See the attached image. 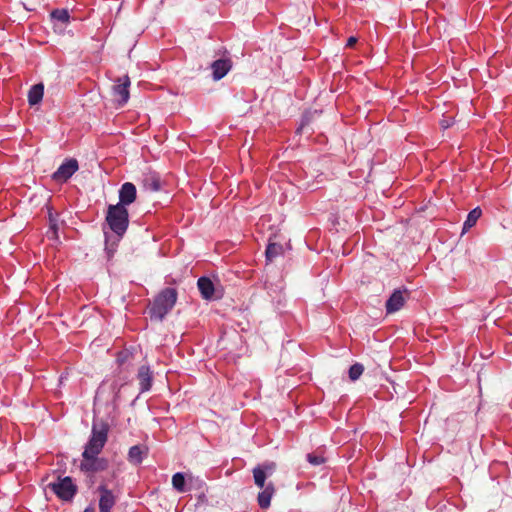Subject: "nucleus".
I'll return each instance as SVG.
<instances>
[{
  "mask_svg": "<svg viewBox=\"0 0 512 512\" xmlns=\"http://www.w3.org/2000/svg\"><path fill=\"white\" fill-rule=\"evenodd\" d=\"M364 366L360 363L353 364L349 369V378L351 381H356L363 374Z\"/></svg>",
  "mask_w": 512,
  "mask_h": 512,
  "instance_id": "412c9836",
  "label": "nucleus"
},
{
  "mask_svg": "<svg viewBox=\"0 0 512 512\" xmlns=\"http://www.w3.org/2000/svg\"><path fill=\"white\" fill-rule=\"evenodd\" d=\"M109 427L106 423L93 424L91 437L85 446L82 457L98 456L108 439Z\"/></svg>",
  "mask_w": 512,
  "mask_h": 512,
  "instance_id": "20e7f679",
  "label": "nucleus"
},
{
  "mask_svg": "<svg viewBox=\"0 0 512 512\" xmlns=\"http://www.w3.org/2000/svg\"><path fill=\"white\" fill-rule=\"evenodd\" d=\"M84 512H95L93 508H86Z\"/></svg>",
  "mask_w": 512,
  "mask_h": 512,
  "instance_id": "a878e982",
  "label": "nucleus"
},
{
  "mask_svg": "<svg viewBox=\"0 0 512 512\" xmlns=\"http://www.w3.org/2000/svg\"><path fill=\"white\" fill-rule=\"evenodd\" d=\"M128 210L122 204L109 205L106 221L110 229L119 237L123 236L129 224Z\"/></svg>",
  "mask_w": 512,
  "mask_h": 512,
  "instance_id": "7ed1b4c3",
  "label": "nucleus"
},
{
  "mask_svg": "<svg viewBox=\"0 0 512 512\" xmlns=\"http://www.w3.org/2000/svg\"><path fill=\"white\" fill-rule=\"evenodd\" d=\"M78 161L74 158L67 159L60 167L52 174V179L56 182H66L78 170Z\"/></svg>",
  "mask_w": 512,
  "mask_h": 512,
  "instance_id": "6e6552de",
  "label": "nucleus"
},
{
  "mask_svg": "<svg viewBox=\"0 0 512 512\" xmlns=\"http://www.w3.org/2000/svg\"><path fill=\"white\" fill-rule=\"evenodd\" d=\"M307 460L313 466H318V465L324 464L326 461V459L323 457V455L317 454L316 452L309 453L307 455Z\"/></svg>",
  "mask_w": 512,
  "mask_h": 512,
  "instance_id": "4be33fe9",
  "label": "nucleus"
},
{
  "mask_svg": "<svg viewBox=\"0 0 512 512\" xmlns=\"http://www.w3.org/2000/svg\"><path fill=\"white\" fill-rule=\"evenodd\" d=\"M47 235L51 239H57L58 238V235H57V223L51 217H50V227H49V230L47 232Z\"/></svg>",
  "mask_w": 512,
  "mask_h": 512,
  "instance_id": "5701e85b",
  "label": "nucleus"
},
{
  "mask_svg": "<svg viewBox=\"0 0 512 512\" xmlns=\"http://www.w3.org/2000/svg\"><path fill=\"white\" fill-rule=\"evenodd\" d=\"M136 195V186L131 182H125L119 190V202L117 204H122V207H126L136 200Z\"/></svg>",
  "mask_w": 512,
  "mask_h": 512,
  "instance_id": "9b49d317",
  "label": "nucleus"
},
{
  "mask_svg": "<svg viewBox=\"0 0 512 512\" xmlns=\"http://www.w3.org/2000/svg\"><path fill=\"white\" fill-rule=\"evenodd\" d=\"M130 83L131 82L129 76L124 75L123 77L117 78L115 84L112 86L113 100L120 107L124 106L129 100Z\"/></svg>",
  "mask_w": 512,
  "mask_h": 512,
  "instance_id": "423d86ee",
  "label": "nucleus"
},
{
  "mask_svg": "<svg viewBox=\"0 0 512 512\" xmlns=\"http://www.w3.org/2000/svg\"><path fill=\"white\" fill-rule=\"evenodd\" d=\"M98 490L101 493L99 499V512H110L116 503V498L113 492L108 489L107 485L104 483L99 486Z\"/></svg>",
  "mask_w": 512,
  "mask_h": 512,
  "instance_id": "9d476101",
  "label": "nucleus"
},
{
  "mask_svg": "<svg viewBox=\"0 0 512 512\" xmlns=\"http://www.w3.org/2000/svg\"><path fill=\"white\" fill-rule=\"evenodd\" d=\"M172 486L178 492L185 491V477L182 473L178 472L172 476Z\"/></svg>",
  "mask_w": 512,
  "mask_h": 512,
  "instance_id": "6ab92c4d",
  "label": "nucleus"
},
{
  "mask_svg": "<svg viewBox=\"0 0 512 512\" xmlns=\"http://www.w3.org/2000/svg\"><path fill=\"white\" fill-rule=\"evenodd\" d=\"M44 94V85L38 83L33 85L28 92V102L31 106H34L42 101Z\"/></svg>",
  "mask_w": 512,
  "mask_h": 512,
  "instance_id": "dca6fc26",
  "label": "nucleus"
},
{
  "mask_svg": "<svg viewBox=\"0 0 512 512\" xmlns=\"http://www.w3.org/2000/svg\"><path fill=\"white\" fill-rule=\"evenodd\" d=\"M141 392L148 391L152 386V372L148 366H141L137 374Z\"/></svg>",
  "mask_w": 512,
  "mask_h": 512,
  "instance_id": "ddd939ff",
  "label": "nucleus"
},
{
  "mask_svg": "<svg viewBox=\"0 0 512 512\" xmlns=\"http://www.w3.org/2000/svg\"><path fill=\"white\" fill-rule=\"evenodd\" d=\"M47 487L63 501H71L77 493V486L69 476L58 477L55 482L49 483Z\"/></svg>",
  "mask_w": 512,
  "mask_h": 512,
  "instance_id": "39448f33",
  "label": "nucleus"
},
{
  "mask_svg": "<svg viewBox=\"0 0 512 512\" xmlns=\"http://www.w3.org/2000/svg\"><path fill=\"white\" fill-rule=\"evenodd\" d=\"M51 17L54 19V20H57L61 23H68L69 22V19H70V15H69V12L68 10L66 9H55L51 12Z\"/></svg>",
  "mask_w": 512,
  "mask_h": 512,
  "instance_id": "aec40b11",
  "label": "nucleus"
},
{
  "mask_svg": "<svg viewBox=\"0 0 512 512\" xmlns=\"http://www.w3.org/2000/svg\"><path fill=\"white\" fill-rule=\"evenodd\" d=\"M108 460L106 458H100L98 456H87L83 457L80 464V469L83 472H100L108 468Z\"/></svg>",
  "mask_w": 512,
  "mask_h": 512,
  "instance_id": "1a4fd4ad",
  "label": "nucleus"
},
{
  "mask_svg": "<svg viewBox=\"0 0 512 512\" xmlns=\"http://www.w3.org/2000/svg\"><path fill=\"white\" fill-rule=\"evenodd\" d=\"M410 297L407 289H395L385 303L387 314H393L402 309Z\"/></svg>",
  "mask_w": 512,
  "mask_h": 512,
  "instance_id": "0eeeda50",
  "label": "nucleus"
},
{
  "mask_svg": "<svg viewBox=\"0 0 512 512\" xmlns=\"http://www.w3.org/2000/svg\"><path fill=\"white\" fill-rule=\"evenodd\" d=\"M481 215H482V211L479 207H476L473 210H471L468 213L467 218L463 224L462 233H465L468 230H470L476 224V222L481 217Z\"/></svg>",
  "mask_w": 512,
  "mask_h": 512,
  "instance_id": "f3484780",
  "label": "nucleus"
},
{
  "mask_svg": "<svg viewBox=\"0 0 512 512\" xmlns=\"http://www.w3.org/2000/svg\"><path fill=\"white\" fill-rule=\"evenodd\" d=\"M275 470L276 464L274 462L259 464L252 470L254 483L261 489L257 496V502L261 509L270 507L271 499L276 492L273 482L266 483L267 478L273 475Z\"/></svg>",
  "mask_w": 512,
  "mask_h": 512,
  "instance_id": "f257e3e1",
  "label": "nucleus"
},
{
  "mask_svg": "<svg viewBox=\"0 0 512 512\" xmlns=\"http://www.w3.org/2000/svg\"><path fill=\"white\" fill-rule=\"evenodd\" d=\"M197 286L204 299L210 300L213 298L215 288L213 282L209 278L200 277L197 281Z\"/></svg>",
  "mask_w": 512,
  "mask_h": 512,
  "instance_id": "4468645a",
  "label": "nucleus"
},
{
  "mask_svg": "<svg viewBox=\"0 0 512 512\" xmlns=\"http://www.w3.org/2000/svg\"><path fill=\"white\" fill-rule=\"evenodd\" d=\"M443 127H444V128H447V122H444Z\"/></svg>",
  "mask_w": 512,
  "mask_h": 512,
  "instance_id": "bb28decb",
  "label": "nucleus"
},
{
  "mask_svg": "<svg viewBox=\"0 0 512 512\" xmlns=\"http://www.w3.org/2000/svg\"><path fill=\"white\" fill-rule=\"evenodd\" d=\"M282 251V245L278 243H269L265 252L267 260L272 261L274 258L279 256L282 253Z\"/></svg>",
  "mask_w": 512,
  "mask_h": 512,
  "instance_id": "a211bd4d",
  "label": "nucleus"
},
{
  "mask_svg": "<svg viewBox=\"0 0 512 512\" xmlns=\"http://www.w3.org/2000/svg\"><path fill=\"white\" fill-rule=\"evenodd\" d=\"M443 127H444V128H447V122H444Z\"/></svg>",
  "mask_w": 512,
  "mask_h": 512,
  "instance_id": "cd10ccee",
  "label": "nucleus"
},
{
  "mask_svg": "<svg viewBox=\"0 0 512 512\" xmlns=\"http://www.w3.org/2000/svg\"><path fill=\"white\" fill-rule=\"evenodd\" d=\"M356 42H357V38H355V37H350V38H348V40H347V44H346V46L351 48V47H353V46L356 44Z\"/></svg>",
  "mask_w": 512,
  "mask_h": 512,
  "instance_id": "393cba45",
  "label": "nucleus"
},
{
  "mask_svg": "<svg viewBox=\"0 0 512 512\" xmlns=\"http://www.w3.org/2000/svg\"><path fill=\"white\" fill-rule=\"evenodd\" d=\"M231 61L229 59H218L211 64L212 75L214 80L222 79L231 69Z\"/></svg>",
  "mask_w": 512,
  "mask_h": 512,
  "instance_id": "f8f14e48",
  "label": "nucleus"
},
{
  "mask_svg": "<svg viewBox=\"0 0 512 512\" xmlns=\"http://www.w3.org/2000/svg\"><path fill=\"white\" fill-rule=\"evenodd\" d=\"M176 300L177 291L174 288L162 290L149 308L150 318L162 321L165 315L174 307Z\"/></svg>",
  "mask_w": 512,
  "mask_h": 512,
  "instance_id": "f03ea898",
  "label": "nucleus"
},
{
  "mask_svg": "<svg viewBox=\"0 0 512 512\" xmlns=\"http://www.w3.org/2000/svg\"><path fill=\"white\" fill-rule=\"evenodd\" d=\"M147 454L144 446L134 445L129 449L128 460L130 463L138 465L143 461V456Z\"/></svg>",
  "mask_w": 512,
  "mask_h": 512,
  "instance_id": "2eb2a0df",
  "label": "nucleus"
},
{
  "mask_svg": "<svg viewBox=\"0 0 512 512\" xmlns=\"http://www.w3.org/2000/svg\"><path fill=\"white\" fill-rule=\"evenodd\" d=\"M149 186H150L151 190L158 191L160 189V181L158 179L152 178L150 180Z\"/></svg>",
  "mask_w": 512,
  "mask_h": 512,
  "instance_id": "b1692460",
  "label": "nucleus"
}]
</instances>
